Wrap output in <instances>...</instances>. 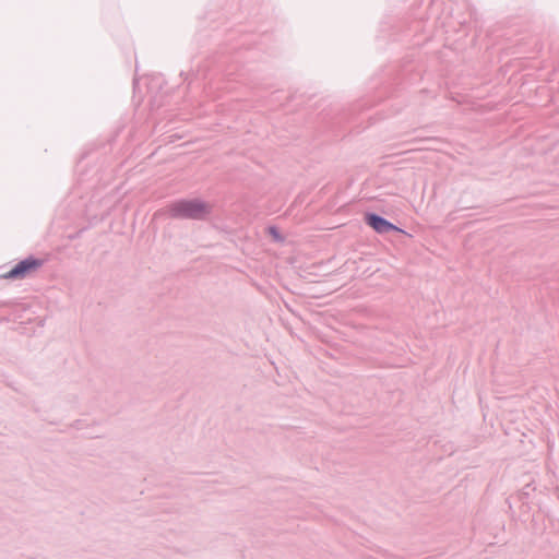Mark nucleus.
Listing matches in <instances>:
<instances>
[{
  "instance_id": "f257e3e1",
  "label": "nucleus",
  "mask_w": 559,
  "mask_h": 559,
  "mask_svg": "<svg viewBox=\"0 0 559 559\" xmlns=\"http://www.w3.org/2000/svg\"><path fill=\"white\" fill-rule=\"evenodd\" d=\"M165 212L173 218L203 219L212 212V205L199 199L170 203Z\"/></svg>"
},
{
  "instance_id": "f03ea898",
  "label": "nucleus",
  "mask_w": 559,
  "mask_h": 559,
  "mask_svg": "<svg viewBox=\"0 0 559 559\" xmlns=\"http://www.w3.org/2000/svg\"><path fill=\"white\" fill-rule=\"evenodd\" d=\"M40 265V262L35 259H26L19 262L12 270H10L4 278H23L31 272L35 271Z\"/></svg>"
},
{
  "instance_id": "7ed1b4c3",
  "label": "nucleus",
  "mask_w": 559,
  "mask_h": 559,
  "mask_svg": "<svg viewBox=\"0 0 559 559\" xmlns=\"http://www.w3.org/2000/svg\"><path fill=\"white\" fill-rule=\"evenodd\" d=\"M366 222L370 227H372L377 233L380 234L388 233L391 230H400L393 224L376 214H368L366 216Z\"/></svg>"
}]
</instances>
